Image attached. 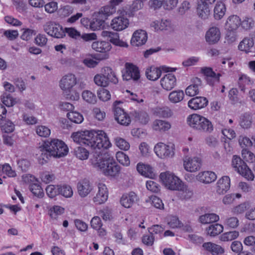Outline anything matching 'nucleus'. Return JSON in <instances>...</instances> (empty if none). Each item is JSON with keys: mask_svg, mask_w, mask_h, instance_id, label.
Returning <instances> with one entry per match:
<instances>
[{"mask_svg": "<svg viewBox=\"0 0 255 255\" xmlns=\"http://www.w3.org/2000/svg\"><path fill=\"white\" fill-rule=\"evenodd\" d=\"M73 141L86 145L99 154H95L90 159L92 165L105 175L111 177L118 176L121 171L113 157L108 153H101L103 149L112 146L109 137L103 130H81L74 132L71 135Z\"/></svg>", "mask_w": 255, "mask_h": 255, "instance_id": "obj_1", "label": "nucleus"}, {"mask_svg": "<svg viewBox=\"0 0 255 255\" xmlns=\"http://www.w3.org/2000/svg\"><path fill=\"white\" fill-rule=\"evenodd\" d=\"M42 161L41 163L47 162L50 157L60 158L65 156L69 152L66 143L58 138H50L44 140L38 147Z\"/></svg>", "mask_w": 255, "mask_h": 255, "instance_id": "obj_2", "label": "nucleus"}, {"mask_svg": "<svg viewBox=\"0 0 255 255\" xmlns=\"http://www.w3.org/2000/svg\"><path fill=\"white\" fill-rule=\"evenodd\" d=\"M186 123L190 128L198 131L210 133L214 129L213 125L209 120L198 114L189 115L187 117Z\"/></svg>", "mask_w": 255, "mask_h": 255, "instance_id": "obj_3", "label": "nucleus"}, {"mask_svg": "<svg viewBox=\"0 0 255 255\" xmlns=\"http://www.w3.org/2000/svg\"><path fill=\"white\" fill-rule=\"evenodd\" d=\"M159 178L163 186L171 191H177L183 182L175 174L169 171L161 172Z\"/></svg>", "mask_w": 255, "mask_h": 255, "instance_id": "obj_4", "label": "nucleus"}, {"mask_svg": "<svg viewBox=\"0 0 255 255\" xmlns=\"http://www.w3.org/2000/svg\"><path fill=\"white\" fill-rule=\"evenodd\" d=\"M232 165L235 171L247 180H254L255 175L253 172L240 156L236 155L233 156Z\"/></svg>", "mask_w": 255, "mask_h": 255, "instance_id": "obj_5", "label": "nucleus"}, {"mask_svg": "<svg viewBox=\"0 0 255 255\" xmlns=\"http://www.w3.org/2000/svg\"><path fill=\"white\" fill-rule=\"evenodd\" d=\"M174 145L171 143L166 144L162 142L157 143L154 146L153 150L157 157L165 160L173 157Z\"/></svg>", "mask_w": 255, "mask_h": 255, "instance_id": "obj_6", "label": "nucleus"}, {"mask_svg": "<svg viewBox=\"0 0 255 255\" xmlns=\"http://www.w3.org/2000/svg\"><path fill=\"white\" fill-rule=\"evenodd\" d=\"M176 70V69L175 68H171L165 65L160 67L152 65L146 69L145 76L149 80L155 81L159 78L161 75L162 71L169 72H174Z\"/></svg>", "mask_w": 255, "mask_h": 255, "instance_id": "obj_7", "label": "nucleus"}, {"mask_svg": "<svg viewBox=\"0 0 255 255\" xmlns=\"http://www.w3.org/2000/svg\"><path fill=\"white\" fill-rule=\"evenodd\" d=\"M202 160L201 157L195 156L190 157L185 156L183 159L184 169L189 172H196L199 171L202 166Z\"/></svg>", "mask_w": 255, "mask_h": 255, "instance_id": "obj_8", "label": "nucleus"}, {"mask_svg": "<svg viewBox=\"0 0 255 255\" xmlns=\"http://www.w3.org/2000/svg\"><path fill=\"white\" fill-rule=\"evenodd\" d=\"M76 76L71 73L64 75L59 81V86L61 90L65 94L70 92L72 89L77 85Z\"/></svg>", "mask_w": 255, "mask_h": 255, "instance_id": "obj_9", "label": "nucleus"}, {"mask_svg": "<svg viewBox=\"0 0 255 255\" xmlns=\"http://www.w3.org/2000/svg\"><path fill=\"white\" fill-rule=\"evenodd\" d=\"M44 31L52 37L60 38L65 36V29L60 24L48 21L43 25Z\"/></svg>", "mask_w": 255, "mask_h": 255, "instance_id": "obj_10", "label": "nucleus"}, {"mask_svg": "<svg viewBox=\"0 0 255 255\" xmlns=\"http://www.w3.org/2000/svg\"><path fill=\"white\" fill-rule=\"evenodd\" d=\"M109 197V190L107 186L103 183H99L96 195L93 198V202L96 205L104 204Z\"/></svg>", "mask_w": 255, "mask_h": 255, "instance_id": "obj_11", "label": "nucleus"}, {"mask_svg": "<svg viewBox=\"0 0 255 255\" xmlns=\"http://www.w3.org/2000/svg\"><path fill=\"white\" fill-rule=\"evenodd\" d=\"M92 48L93 50L98 52L104 53V55L102 58H98L97 59L99 60H102L108 58V53L111 50L112 46L109 42L98 40L92 43Z\"/></svg>", "mask_w": 255, "mask_h": 255, "instance_id": "obj_12", "label": "nucleus"}, {"mask_svg": "<svg viewBox=\"0 0 255 255\" xmlns=\"http://www.w3.org/2000/svg\"><path fill=\"white\" fill-rule=\"evenodd\" d=\"M150 26L156 31H170L173 30L174 28L172 21L166 18L154 20L151 22Z\"/></svg>", "mask_w": 255, "mask_h": 255, "instance_id": "obj_13", "label": "nucleus"}, {"mask_svg": "<svg viewBox=\"0 0 255 255\" xmlns=\"http://www.w3.org/2000/svg\"><path fill=\"white\" fill-rule=\"evenodd\" d=\"M129 24V19L124 16L114 17L110 23L111 28L116 31H122L127 28Z\"/></svg>", "mask_w": 255, "mask_h": 255, "instance_id": "obj_14", "label": "nucleus"}, {"mask_svg": "<svg viewBox=\"0 0 255 255\" xmlns=\"http://www.w3.org/2000/svg\"><path fill=\"white\" fill-rule=\"evenodd\" d=\"M147 32L142 29L135 30L132 34L130 44L134 47H139L145 44L147 40Z\"/></svg>", "mask_w": 255, "mask_h": 255, "instance_id": "obj_15", "label": "nucleus"}, {"mask_svg": "<svg viewBox=\"0 0 255 255\" xmlns=\"http://www.w3.org/2000/svg\"><path fill=\"white\" fill-rule=\"evenodd\" d=\"M101 35L104 38H108L110 42L116 46L126 48L128 46L127 42L120 39L119 34L117 32L103 30L102 31Z\"/></svg>", "mask_w": 255, "mask_h": 255, "instance_id": "obj_16", "label": "nucleus"}, {"mask_svg": "<svg viewBox=\"0 0 255 255\" xmlns=\"http://www.w3.org/2000/svg\"><path fill=\"white\" fill-rule=\"evenodd\" d=\"M177 79L175 75L172 73H167L161 77L160 85L165 91H169L176 85Z\"/></svg>", "mask_w": 255, "mask_h": 255, "instance_id": "obj_17", "label": "nucleus"}, {"mask_svg": "<svg viewBox=\"0 0 255 255\" xmlns=\"http://www.w3.org/2000/svg\"><path fill=\"white\" fill-rule=\"evenodd\" d=\"M200 72L206 77V80L209 85L214 86L219 82L221 74H216L211 68L201 67Z\"/></svg>", "mask_w": 255, "mask_h": 255, "instance_id": "obj_18", "label": "nucleus"}, {"mask_svg": "<svg viewBox=\"0 0 255 255\" xmlns=\"http://www.w3.org/2000/svg\"><path fill=\"white\" fill-rule=\"evenodd\" d=\"M126 71L123 74V79L128 81L133 79L138 80L140 78V73L138 68L134 65L127 63L125 64Z\"/></svg>", "mask_w": 255, "mask_h": 255, "instance_id": "obj_19", "label": "nucleus"}, {"mask_svg": "<svg viewBox=\"0 0 255 255\" xmlns=\"http://www.w3.org/2000/svg\"><path fill=\"white\" fill-rule=\"evenodd\" d=\"M77 192L81 198H85L94 190L92 183L88 179H83L77 183Z\"/></svg>", "mask_w": 255, "mask_h": 255, "instance_id": "obj_20", "label": "nucleus"}, {"mask_svg": "<svg viewBox=\"0 0 255 255\" xmlns=\"http://www.w3.org/2000/svg\"><path fill=\"white\" fill-rule=\"evenodd\" d=\"M241 24V18L237 15L232 14L227 18L224 27L227 31H236Z\"/></svg>", "mask_w": 255, "mask_h": 255, "instance_id": "obj_21", "label": "nucleus"}, {"mask_svg": "<svg viewBox=\"0 0 255 255\" xmlns=\"http://www.w3.org/2000/svg\"><path fill=\"white\" fill-rule=\"evenodd\" d=\"M221 31L217 26H212L209 28L205 34L206 41L210 44H216L221 38Z\"/></svg>", "mask_w": 255, "mask_h": 255, "instance_id": "obj_22", "label": "nucleus"}, {"mask_svg": "<svg viewBox=\"0 0 255 255\" xmlns=\"http://www.w3.org/2000/svg\"><path fill=\"white\" fill-rule=\"evenodd\" d=\"M115 118L119 124L123 126H127L131 122L130 116L120 107L115 108Z\"/></svg>", "mask_w": 255, "mask_h": 255, "instance_id": "obj_23", "label": "nucleus"}, {"mask_svg": "<svg viewBox=\"0 0 255 255\" xmlns=\"http://www.w3.org/2000/svg\"><path fill=\"white\" fill-rule=\"evenodd\" d=\"M208 103V100L203 97H196L192 98L188 102L189 108L194 110L203 109L207 106Z\"/></svg>", "mask_w": 255, "mask_h": 255, "instance_id": "obj_24", "label": "nucleus"}, {"mask_svg": "<svg viewBox=\"0 0 255 255\" xmlns=\"http://www.w3.org/2000/svg\"><path fill=\"white\" fill-rule=\"evenodd\" d=\"M211 7L210 5L198 1L196 7L197 15L202 19H207L210 15Z\"/></svg>", "mask_w": 255, "mask_h": 255, "instance_id": "obj_25", "label": "nucleus"}, {"mask_svg": "<svg viewBox=\"0 0 255 255\" xmlns=\"http://www.w3.org/2000/svg\"><path fill=\"white\" fill-rule=\"evenodd\" d=\"M230 178L228 176H223L217 183L216 191L219 194H224L230 189Z\"/></svg>", "mask_w": 255, "mask_h": 255, "instance_id": "obj_26", "label": "nucleus"}, {"mask_svg": "<svg viewBox=\"0 0 255 255\" xmlns=\"http://www.w3.org/2000/svg\"><path fill=\"white\" fill-rule=\"evenodd\" d=\"M137 196L134 192H130L122 195L120 202L121 205L126 208H130L137 201Z\"/></svg>", "mask_w": 255, "mask_h": 255, "instance_id": "obj_27", "label": "nucleus"}, {"mask_svg": "<svg viewBox=\"0 0 255 255\" xmlns=\"http://www.w3.org/2000/svg\"><path fill=\"white\" fill-rule=\"evenodd\" d=\"M202 247L205 250L210 252L212 255H223L225 252L222 247L212 242L205 243Z\"/></svg>", "mask_w": 255, "mask_h": 255, "instance_id": "obj_28", "label": "nucleus"}, {"mask_svg": "<svg viewBox=\"0 0 255 255\" xmlns=\"http://www.w3.org/2000/svg\"><path fill=\"white\" fill-rule=\"evenodd\" d=\"M136 169L139 174L146 177L153 178L156 176L153 168L149 165L138 163Z\"/></svg>", "mask_w": 255, "mask_h": 255, "instance_id": "obj_29", "label": "nucleus"}, {"mask_svg": "<svg viewBox=\"0 0 255 255\" xmlns=\"http://www.w3.org/2000/svg\"><path fill=\"white\" fill-rule=\"evenodd\" d=\"M196 179L204 183H210L217 179L216 174L211 171H204L199 172L196 176Z\"/></svg>", "mask_w": 255, "mask_h": 255, "instance_id": "obj_30", "label": "nucleus"}, {"mask_svg": "<svg viewBox=\"0 0 255 255\" xmlns=\"http://www.w3.org/2000/svg\"><path fill=\"white\" fill-rule=\"evenodd\" d=\"M227 11L225 4L222 1H218L214 8L213 15L216 20H220L225 16Z\"/></svg>", "mask_w": 255, "mask_h": 255, "instance_id": "obj_31", "label": "nucleus"}, {"mask_svg": "<svg viewBox=\"0 0 255 255\" xmlns=\"http://www.w3.org/2000/svg\"><path fill=\"white\" fill-rule=\"evenodd\" d=\"M179 196L182 200H189L191 199L193 195V191L187 185L182 182L179 189Z\"/></svg>", "mask_w": 255, "mask_h": 255, "instance_id": "obj_32", "label": "nucleus"}, {"mask_svg": "<svg viewBox=\"0 0 255 255\" xmlns=\"http://www.w3.org/2000/svg\"><path fill=\"white\" fill-rule=\"evenodd\" d=\"M171 127V126L169 122L162 120H156L152 124V129L160 132L167 131Z\"/></svg>", "mask_w": 255, "mask_h": 255, "instance_id": "obj_33", "label": "nucleus"}, {"mask_svg": "<svg viewBox=\"0 0 255 255\" xmlns=\"http://www.w3.org/2000/svg\"><path fill=\"white\" fill-rule=\"evenodd\" d=\"M105 20L97 12L95 13L94 18L90 23V28L93 31L100 30L104 27Z\"/></svg>", "mask_w": 255, "mask_h": 255, "instance_id": "obj_34", "label": "nucleus"}, {"mask_svg": "<svg viewBox=\"0 0 255 255\" xmlns=\"http://www.w3.org/2000/svg\"><path fill=\"white\" fill-rule=\"evenodd\" d=\"M254 40L252 38H244L239 43L238 48L240 50L248 53L252 52L254 46Z\"/></svg>", "mask_w": 255, "mask_h": 255, "instance_id": "obj_35", "label": "nucleus"}, {"mask_svg": "<svg viewBox=\"0 0 255 255\" xmlns=\"http://www.w3.org/2000/svg\"><path fill=\"white\" fill-rule=\"evenodd\" d=\"M1 102L7 107H12L18 103V99L12 97L6 93H3L0 96Z\"/></svg>", "mask_w": 255, "mask_h": 255, "instance_id": "obj_36", "label": "nucleus"}, {"mask_svg": "<svg viewBox=\"0 0 255 255\" xmlns=\"http://www.w3.org/2000/svg\"><path fill=\"white\" fill-rule=\"evenodd\" d=\"M101 72L104 76L107 79L109 84L110 82L114 84H117L118 82L116 74L111 67H104L102 68Z\"/></svg>", "mask_w": 255, "mask_h": 255, "instance_id": "obj_37", "label": "nucleus"}, {"mask_svg": "<svg viewBox=\"0 0 255 255\" xmlns=\"http://www.w3.org/2000/svg\"><path fill=\"white\" fill-rule=\"evenodd\" d=\"M219 219V216L215 213H207L201 215L199 218V221L202 224H208L217 222Z\"/></svg>", "mask_w": 255, "mask_h": 255, "instance_id": "obj_38", "label": "nucleus"}, {"mask_svg": "<svg viewBox=\"0 0 255 255\" xmlns=\"http://www.w3.org/2000/svg\"><path fill=\"white\" fill-rule=\"evenodd\" d=\"M74 191L72 187L69 184L59 185V195L65 198H71L73 196Z\"/></svg>", "mask_w": 255, "mask_h": 255, "instance_id": "obj_39", "label": "nucleus"}, {"mask_svg": "<svg viewBox=\"0 0 255 255\" xmlns=\"http://www.w3.org/2000/svg\"><path fill=\"white\" fill-rule=\"evenodd\" d=\"M83 101L88 104L94 105L97 103L96 95L90 90H84L81 94Z\"/></svg>", "mask_w": 255, "mask_h": 255, "instance_id": "obj_40", "label": "nucleus"}, {"mask_svg": "<svg viewBox=\"0 0 255 255\" xmlns=\"http://www.w3.org/2000/svg\"><path fill=\"white\" fill-rule=\"evenodd\" d=\"M224 230L223 226L219 224L209 226L206 228L207 234L211 237H215L221 233Z\"/></svg>", "mask_w": 255, "mask_h": 255, "instance_id": "obj_41", "label": "nucleus"}, {"mask_svg": "<svg viewBox=\"0 0 255 255\" xmlns=\"http://www.w3.org/2000/svg\"><path fill=\"white\" fill-rule=\"evenodd\" d=\"M65 212V209L59 205H54L51 207L49 210V215L52 220H57L59 216L62 215Z\"/></svg>", "mask_w": 255, "mask_h": 255, "instance_id": "obj_42", "label": "nucleus"}, {"mask_svg": "<svg viewBox=\"0 0 255 255\" xmlns=\"http://www.w3.org/2000/svg\"><path fill=\"white\" fill-rule=\"evenodd\" d=\"M184 93L182 90H175L170 92L168 95V99L172 103H177L183 100Z\"/></svg>", "mask_w": 255, "mask_h": 255, "instance_id": "obj_43", "label": "nucleus"}, {"mask_svg": "<svg viewBox=\"0 0 255 255\" xmlns=\"http://www.w3.org/2000/svg\"><path fill=\"white\" fill-rule=\"evenodd\" d=\"M154 114L159 117L169 118L172 115L171 110L167 107H158L154 110Z\"/></svg>", "mask_w": 255, "mask_h": 255, "instance_id": "obj_44", "label": "nucleus"}, {"mask_svg": "<svg viewBox=\"0 0 255 255\" xmlns=\"http://www.w3.org/2000/svg\"><path fill=\"white\" fill-rule=\"evenodd\" d=\"M133 116L135 120L141 124L146 125L149 121V117L145 112L134 111Z\"/></svg>", "mask_w": 255, "mask_h": 255, "instance_id": "obj_45", "label": "nucleus"}, {"mask_svg": "<svg viewBox=\"0 0 255 255\" xmlns=\"http://www.w3.org/2000/svg\"><path fill=\"white\" fill-rule=\"evenodd\" d=\"M116 11V8H113L110 5H109L101 7L97 13L105 20H106L109 16L114 14Z\"/></svg>", "mask_w": 255, "mask_h": 255, "instance_id": "obj_46", "label": "nucleus"}, {"mask_svg": "<svg viewBox=\"0 0 255 255\" xmlns=\"http://www.w3.org/2000/svg\"><path fill=\"white\" fill-rule=\"evenodd\" d=\"M74 155L80 160H86L88 158L89 152L85 148L78 146L76 147L74 150Z\"/></svg>", "mask_w": 255, "mask_h": 255, "instance_id": "obj_47", "label": "nucleus"}, {"mask_svg": "<svg viewBox=\"0 0 255 255\" xmlns=\"http://www.w3.org/2000/svg\"><path fill=\"white\" fill-rule=\"evenodd\" d=\"M67 118L71 122L76 124H81L84 120L83 115L76 111H72L67 114Z\"/></svg>", "mask_w": 255, "mask_h": 255, "instance_id": "obj_48", "label": "nucleus"}, {"mask_svg": "<svg viewBox=\"0 0 255 255\" xmlns=\"http://www.w3.org/2000/svg\"><path fill=\"white\" fill-rule=\"evenodd\" d=\"M252 124V118L250 114L243 115L240 119V125L244 128H249Z\"/></svg>", "mask_w": 255, "mask_h": 255, "instance_id": "obj_49", "label": "nucleus"}, {"mask_svg": "<svg viewBox=\"0 0 255 255\" xmlns=\"http://www.w3.org/2000/svg\"><path fill=\"white\" fill-rule=\"evenodd\" d=\"M47 195L50 198H53L59 195V185H49L45 188Z\"/></svg>", "mask_w": 255, "mask_h": 255, "instance_id": "obj_50", "label": "nucleus"}, {"mask_svg": "<svg viewBox=\"0 0 255 255\" xmlns=\"http://www.w3.org/2000/svg\"><path fill=\"white\" fill-rule=\"evenodd\" d=\"M116 157L118 161L123 166H128L130 162L129 158L126 153L122 151H118L116 153Z\"/></svg>", "mask_w": 255, "mask_h": 255, "instance_id": "obj_51", "label": "nucleus"}, {"mask_svg": "<svg viewBox=\"0 0 255 255\" xmlns=\"http://www.w3.org/2000/svg\"><path fill=\"white\" fill-rule=\"evenodd\" d=\"M29 189L34 195L38 198H42L44 195L43 190L38 182L30 185Z\"/></svg>", "mask_w": 255, "mask_h": 255, "instance_id": "obj_52", "label": "nucleus"}, {"mask_svg": "<svg viewBox=\"0 0 255 255\" xmlns=\"http://www.w3.org/2000/svg\"><path fill=\"white\" fill-rule=\"evenodd\" d=\"M239 236V232L237 231L226 232L220 237V240L223 242L231 241L237 239Z\"/></svg>", "mask_w": 255, "mask_h": 255, "instance_id": "obj_53", "label": "nucleus"}, {"mask_svg": "<svg viewBox=\"0 0 255 255\" xmlns=\"http://www.w3.org/2000/svg\"><path fill=\"white\" fill-rule=\"evenodd\" d=\"M35 131L38 135L43 137H47L51 134V130L49 128L43 125L36 126Z\"/></svg>", "mask_w": 255, "mask_h": 255, "instance_id": "obj_54", "label": "nucleus"}, {"mask_svg": "<svg viewBox=\"0 0 255 255\" xmlns=\"http://www.w3.org/2000/svg\"><path fill=\"white\" fill-rule=\"evenodd\" d=\"M114 141L116 145L121 150L127 151L130 148V144L128 142L122 137H117L115 138Z\"/></svg>", "mask_w": 255, "mask_h": 255, "instance_id": "obj_55", "label": "nucleus"}, {"mask_svg": "<svg viewBox=\"0 0 255 255\" xmlns=\"http://www.w3.org/2000/svg\"><path fill=\"white\" fill-rule=\"evenodd\" d=\"M138 149L140 155L142 157H148L151 152L150 146L146 142H141L138 146Z\"/></svg>", "mask_w": 255, "mask_h": 255, "instance_id": "obj_56", "label": "nucleus"}, {"mask_svg": "<svg viewBox=\"0 0 255 255\" xmlns=\"http://www.w3.org/2000/svg\"><path fill=\"white\" fill-rule=\"evenodd\" d=\"M250 207V203L248 202L242 203L231 209V212L235 215H239L244 213Z\"/></svg>", "mask_w": 255, "mask_h": 255, "instance_id": "obj_57", "label": "nucleus"}, {"mask_svg": "<svg viewBox=\"0 0 255 255\" xmlns=\"http://www.w3.org/2000/svg\"><path fill=\"white\" fill-rule=\"evenodd\" d=\"M94 82L98 86L103 87H106L109 84L102 73L96 74L94 77Z\"/></svg>", "mask_w": 255, "mask_h": 255, "instance_id": "obj_58", "label": "nucleus"}, {"mask_svg": "<svg viewBox=\"0 0 255 255\" xmlns=\"http://www.w3.org/2000/svg\"><path fill=\"white\" fill-rule=\"evenodd\" d=\"M95 59L93 55H87L83 59V63L88 68H95L98 64V62Z\"/></svg>", "mask_w": 255, "mask_h": 255, "instance_id": "obj_59", "label": "nucleus"}, {"mask_svg": "<svg viewBox=\"0 0 255 255\" xmlns=\"http://www.w3.org/2000/svg\"><path fill=\"white\" fill-rule=\"evenodd\" d=\"M147 202H149L151 205H152L157 209H164V204L162 202V201L156 196H151L149 199L147 200Z\"/></svg>", "mask_w": 255, "mask_h": 255, "instance_id": "obj_60", "label": "nucleus"}, {"mask_svg": "<svg viewBox=\"0 0 255 255\" xmlns=\"http://www.w3.org/2000/svg\"><path fill=\"white\" fill-rule=\"evenodd\" d=\"M228 97L230 101L234 104L240 103L241 102L238 96V90L236 88H232L229 91Z\"/></svg>", "mask_w": 255, "mask_h": 255, "instance_id": "obj_61", "label": "nucleus"}, {"mask_svg": "<svg viewBox=\"0 0 255 255\" xmlns=\"http://www.w3.org/2000/svg\"><path fill=\"white\" fill-rule=\"evenodd\" d=\"M224 224L229 228L235 229L239 226V220L236 217H229L225 220Z\"/></svg>", "mask_w": 255, "mask_h": 255, "instance_id": "obj_62", "label": "nucleus"}, {"mask_svg": "<svg viewBox=\"0 0 255 255\" xmlns=\"http://www.w3.org/2000/svg\"><path fill=\"white\" fill-rule=\"evenodd\" d=\"M167 222L169 227L172 228H180L182 225V223L176 216H168L167 219Z\"/></svg>", "mask_w": 255, "mask_h": 255, "instance_id": "obj_63", "label": "nucleus"}, {"mask_svg": "<svg viewBox=\"0 0 255 255\" xmlns=\"http://www.w3.org/2000/svg\"><path fill=\"white\" fill-rule=\"evenodd\" d=\"M243 158L247 162L253 163L255 162V155L247 149H243L242 151Z\"/></svg>", "mask_w": 255, "mask_h": 255, "instance_id": "obj_64", "label": "nucleus"}]
</instances>
